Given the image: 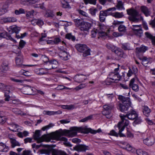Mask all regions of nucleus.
<instances>
[{
    "mask_svg": "<svg viewBox=\"0 0 155 155\" xmlns=\"http://www.w3.org/2000/svg\"><path fill=\"white\" fill-rule=\"evenodd\" d=\"M134 123L137 124H140L142 122V120L140 117H138V114L137 115V117L134 119Z\"/></svg>",
    "mask_w": 155,
    "mask_h": 155,
    "instance_id": "obj_40",
    "label": "nucleus"
},
{
    "mask_svg": "<svg viewBox=\"0 0 155 155\" xmlns=\"http://www.w3.org/2000/svg\"><path fill=\"white\" fill-rule=\"evenodd\" d=\"M148 48L147 46L142 45L140 48H136V51L137 52H144L148 49Z\"/></svg>",
    "mask_w": 155,
    "mask_h": 155,
    "instance_id": "obj_32",
    "label": "nucleus"
},
{
    "mask_svg": "<svg viewBox=\"0 0 155 155\" xmlns=\"http://www.w3.org/2000/svg\"><path fill=\"white\" fill-rule=\"evenodd\" d=\"M8 64V63L7 61H4L1 65V71L3 72H5L7 71L9 69Z\"/></svg>",
    "mask_w": 155,
    "mask_h": 155,
    "instance_id": "obj_25",
    "label": "nucleus"
},
{
    "mask_svg": "<svg viewBox=\"0 0 155 155\" xmlns=\"http://www.w3.org/2000/svg\"><path fill=\"white\" fill-rule=\"evenodd\" d=\"M46 69H47V68L45 69L44 68L39 69L38 70V74L40 75L45 74L47 73L46 71Z\"/></svg>",
    "mask_w": 155,
    "mask_h": 155,
    "instance_id": "obj_52",
    "label": "nucleus"
},
{
    "mask_svg": "<svg viewBox=\"0 0 155 155\" xmlns=\"http://www.w3.org/2000/svg\"><path fill=\"white\" fill-rule=\"evenodd\" d=\"M97 34L98 36V38L99 37H103L107 35V33L103 31V28L101 26H99L96 29L91 31V35L92 38L95 37Z\"/></svg>",
    "mask_w": 155,
    "mask_h": 155,
    "instance_id": "obj_5",
    "label": "nucleus"
},
{
    "mask_svg": "<svg viewBox=\"0 0 155 155\" xmlns=\"http://www.w3.org/2000/svg\"><path fill=\"white\" fill-rule=\"evenodd\" d=\"M89 149L88 146L84 144H78L74 147V150L78 152H85L86 150H89Z\"/></svg>",
    "mask_w": 155,
    "mask_h": 155,
    "instance_id": "obj_10",
    "label": "nucleus"
},
{
    "mask_svg": "<svg viewBox=\"0 0 155 155\" xmlns=\"http://www.w3.org/2000/svg\"><path fill=\"white\" fill-rule=\"evenodd\" d=\"M75 47L77 50L80 52H84L87 48V46L86 45L80 44H76Z\"/></svg>",
    "mask_w": 155,
    "mask_h": 155,
    "instance_id": "obj_20",
    "label": "nucleus"
},
{
    "mask_svg": "<svg viewBox=\"0 0 155 155\" xmlns=\"http://www.w3.org/2000/svg\"><path fill=\"white\" fill-rule=\"evenodd\" d=\"M9 149V147L5 143H0V151L2 152H7Z\"/></svg>",
    "mask_w": 155,
    "mask_h": 155,
    "instance_id": "obj_30",
    "label": "nucleus"
},
{
    "mask_svg": "<svg viewBox=\"0 0 155 155\" xmlns=\"http://www.w3.org/2000/svg\"><path fill=\"white\" fill-rule=\"evenodd\" d=\"M127 13L129 15L128 19L131 22L137 23L143 21V17L139 12L133 8L127 10Z\"/></svg>",
    "mask_w": 155,
    "mask_h": 155,
    "instance_id": "obj_2",
    "label": "nucleus"
},
{
    "mask_svg": "<svg viewBox=\"0 0 155 155\" xmlns=\"http://www.w3.org/2000/svg\"><path fill=\"white\" fill-rule=\"evenodd\" d=\"M140 9L141 12L144 14L147 17L150 16L151 14L150 10L146 6H141Z\"/></svg>",
    "mask_w": 155,
    "mask_h": 155,
    "instance_id": "obj_21",
    "label": "nucleus"
},
{
    "mask_svg": "<svg viewBox=\"0 0 155 155\" xmlns=\"http://www.w3.org/2000/svg\"><path fill=\"white\" fill-rule=\"evenodd\" d=\"M66 38L68 39H71L72 41H74L75 40V37L73 36L71 33H68L66 35Z\"/></svg>",
    "mask_w": 155,
    "mask_h": 155,
    "instance_id": "obj_45",
    "label": "nucleus"
},
{
    "mask_svg": "<svg viewBox=\"0 0 155 155\" xmlns=\"http://www.w3.org/2000/svg\"><path fill=\"white\" fill-rule=\"evenodd\" d=\"M140 27V25H133L132 27H131V29L133 31V33L134 32L135 30L133 29H137V31L139 30L140 29H141Z\"/></svg>",
    "mask_w": 155,
    "mask_h": 155,
    "instance_id": "obj_58",
    "label": "nucleus"
},
{
    "mask_svg": "<svg viewBox=\"0 0 155 155\" xmlns=\"http://www.w3.org/2000/svg\"><path fill=\"white\" fill-rule=\"evenodd\" d=\"M89 10L91 14L93 16L95 15L96 12L97 11V8H91Z\"/></svg>",
    "mask_w": 155,
    "mask_h": 155,
    "instance_id": "obj_56",
    "label": "nucleus"
},
{
    "mask_svg": "<svg viewBox=\"0 0 155 155\" xmlns=\"http://www.w3.org/2000/svg\"><path fill=\"white\" fill-rule=\"evenodd\" d=\"M120 117L121 119V121L119 122L117 124V127L118 129L120 127L124 129L125 127L127 126L129 124V121L128 120H126L124 118L125 117H124L123 115H120Z\"/></svg>",
    "mask_w": 155,
    "mask_h": 155,
    "instance_id": "obj_9",
    "label": "nucleus"
},
{
    "mask_svg": "<svg viewBox=\"0 0 155 155\" xmlns=\"http://www.w3.org/2000/svg\"><path fill=\"white\" fill-rule=\"evenodd\" d=\"M118 57L119 59L121 58H125L126 57V55L124 53L123 51L119 48H118L114 52Z\"/></svg>",
    "mask_w": 155,
    "mask_h": 155,
    "instance_id": "obj_23",
    "label": "nucleus"
},
{
    "mask_svg": "<svg viewBox=\"0 0 155 155\" xmlns=\"http://www.w3.org/2000/svg\"><path fill=\"white\" fill-rule=\"evenodd\" d=\"M86 86L85 84H81L78 86L76 87L75 89L77 90H78L83 88H84Z\"/></svg>",
    "mask_w": 155,
    "mask_h": 155,
    "instance_id": "obj_62",
    "label": "nucleus"
},
{
    "mask_svg": "<svg viewBox=\"0 0 155 155\" xmlns=\"http://www.w3.org/2000/svg\"><path fill=\"white\" fill-rule=\"evenodd\" d=\"M74 105L72 104L70 105H63L61 106L62 108L68 110H72L74 109Z\"/></svg>",
    "mask_w": 155,
    "mask_h": 155,
    "instance_id": "obj_42",
    "label": "nucleus"
},
{
    "mask_svg": "<svg viewBox=\"0 0 155 155\" xmlns=\"http://www.w3.org/2000/svg\"><path fill=\"white\" fill-rule=\"evenodd\" d=\"M3 20L5 23H7L15 22L17 21V19L14 17H8L3 18Z\"/></svg>",
    "mask_w": 155,
    "mask_h": 155,
    "instance_id": "obj_28",
    "label": "nucleus"
},
{
    "mask_svg": "<svg viewBox=\"0 0 155 155\" xmlns=\"http://www.w3.org/2000/svg\"><path fill=\"white\" fill-rule=\"evenodd\" d=\"M149 24L152 26L153 28H154L155 30V17L153 20H151L150 21Z\"/></svg>",
    "mask_w": 155,
    "mask_h": 155,
    "instance_id": "obj_64",
    "label": "nucleus"
},
{
    "mask_svg": "<svg viewBox=\"0 0 155 155\" xmlns=\"http://www.w3.org/2000/svg\"><path fill=\"white\" fill-rule=\"evenodd\" d=\"M45 16L47 17H53L54 16L53 12L51 11L47 12L45 13Z\"/></svg>",
    "mask_w": 155,
    "mask_h": 155,
    "instance_id": "obj_47",
    "label": "nucleus"
},
{
    "mask_svg": "<svg viewBox=\"0 0 155 155\" xmlns=\"http://www.w3.org/2000/svg\"><path fill=\"white\" fill-rule=\"evenodd\" d=\"M143 142L148 146H151L154 143V138L152 136H149L143 140Z\"/></svg>",
    "mask_w": 155,
    "mask_h": 155,
    "instance_id": "obj_18",
    "label": "nucleus"
},
{
    "mask_svg": "<svg viewBox=\"0 0 155 155\" xmlns=\"http://www.w3.org/2000/svg\"><path fill=\"white\" fill-rule=\"evenodd\" d=\"M96 1L97 0H84V3L86 5L90 4L95 5L96 3ZM99 1L101 4L104 5L107 2V0H99Z\"/></svg>",
    "mask_w": 155,
    "mask_h": 155,
    "instance_id": "obj_17",
    "label": "nucleus"
},
{
    "mask_svg": "<svg viewBox=\"0 0 155 155\" xmlns=\"http://www.w3.org/2000/svg\"><path fill=\"white\" fill-rule=\"evenodd\" d=\"M111 110H103L102 112V114L106 116V118L109 119L112 116V114L111 113Z\"/></svg>",
    "mask_w": 155,
    "mask_h": 155,
    "instance_id": "obj_33",
    "label": "nucleus"
},
{
    "mask_svg": "<svg viewBox=\"0 0 155 155\" xmlns=\"http://www.w3.org/2000/svg\"><path fill=\"white\" fill-rule=\"evenodd\" d=\"M110 14V13L108 12L106 10L100 11L99 15L100 21L101 22H104L105 20L106 17L109 15Z\"/></svg>",
    "mask_w": 155,
    "mask_h": 155,
    "instance_id": "obj_13",
    "label": "nucleus"
},
{
    "mask_svg": "<svg viewBox=\"0 0 155 155\" xmlns=\"http://www.w3.org/2000/svg\"><path fill=\"white\" fill-rule=\"evenodd\" d=\"M136 153L137 155H148L146 152L143 151L141 149L137 150Z\"/></svg>",
    "mask_w": 155,
    "mask_h": 155,
    "instance_id": "obj_49",
    "label": "nucleus"
},
{
    "mask_svg": "<svg viewBox=\"0 0 155 155\" xmlns=\"http://www.w3.org/2000/svg\"><path fill=\"white\" fill-rule=\"evenodd\" d=\"M12 87L10 85H6L3 83H0V90L3 91L4 92V96L5 98V100L8 101L10 98V95L12 94L11 90L12 89Z\"/></svg>",
    "mask_w": 155,
    "mask_h": 155,
    "instance_id": "obj_4",
    "label": "nucleus"
},
{
    "mask_svg": "<svg viewBox=\"0 0 155 155\" xmlns=\"http://www.w3.org/2000/svg\"><path fill=\"white\" fill-rule=\"evenodd\" d=\"M118 99L121 101L122 103L119 105V110L122 112L127 113L132 107L131 106L130 99L129 97H125L124 96L120 95L118 96Z\"/></svg>",
    "mask_w": 155,
    "mask_h": 155,
    "instance_id": "obj_3",
    "label": "nucleus"
},
{
    "mask_svg": "<svg viewBox=\"0 0 155 155\" xmlns=\"http://www.w3.org/2000/svg\"><path fill=\"white\" fill-rule=\"evenodd\" d=\"M3 38H5L7 40H10L13 41H15V40L11 36L9 35L7 32L1 33H0V40Z\"/></svg>",
    "mask_w": 155,
    "mask_h": 155,
    "instance_id": "obj_22",
    "label": "nucleus"
},
{
    "mask_svg": "<svg viewBox=\"0 0 155 155\" xmlns=\"http://www.w3.org/2000/svg\"><path fill=\"white\" fill-rule=\"evenodd\" d=\"M40 131L39 130H37L35 131V133L33 135L34 140H36L37 143H39L46 140L47 139V136L46 135H42L41 137Z\"/></svg>",
    "mask_w": 155,
    "mask_h": 155,
    "instance_id": "obj_7",
    "label": "nucleus"
},
{
    "mask_svg": "<svg viewBox=\"0 0 155 155\" xmlns=\"http://www.w3.org/2000/svg\"><path fill=\"white\" fill-rule=\"evenodd\" d=\"M106 46L108 49L111 50V51L114 52H115L118 48L110 44H107L106 45Z\"/></svg>",
    "mask_w": 155,
    "mask_h": 155,
    "instance_id": "obj_34",
    "label": "nucleus"
},
{
    "mask_svg": "<svg viewBox=\"0 0 155 155\" xmlns=\"http://www.w3.org/2000/svg\"><path fill=\"white\" fill-rule=\"evenodd\" d=\"M22 155H32L31 151L30 150H25L22 152Z\"/></svg>",
    "mask_w": 155,
    "mask_h": 155,
    "instance_id": "obj_59",
    "label": "nucleus"
},
{
    "mask_svg": "<svg viewBox=\"0 0 155 155\" xmlns=\"http://www.w3.org/2000/svg\"><path fill=\"white\" fill-rule=\"evenodd\" d=\"M126 144V146L124 148V149L128 151H131L133 150L132 147L127 142H124Z\"/></svg>",
    "mask_w": 155,
    "mask_h": 155,
    "instance_id": "obj_46",
    "label": "nucleus"
},
{
    "mask_svg": "<svg viewBox=\"0 0 155 155\" xmlns=\"http://www.w3.org/2000/svg\"><path fill=\"white\" fill-rule=\"evenodd\" d=\"M49 64L50 67L47 69L49 70L51 69L55 68L56 67L54 65H57L58 64V62L56 60H51L48 62Z\"/></svg>",
    "mask_w": 155,
    "mask_h": 155,
    "instance_id": "obj_29",
    "label": "nucleus"
},
{
    "mask_svg": "<svg viewBox=\"0 0 155 155\" xmlns=\"http://www.w3.org/2000/svg\"><path fill=\"white\" fill-rule=\"evenodd\" d=\"M53 126H54V125L53 124H52V123H50L48 125L43 127L41 129L45 131V130L48 129L52 127Z\"/></svg>",
    "mask_w": 155,
    "mask_h": 155,
    "instance_id": "obj_57",
    "label": "nucleus"
},
{
    "mask_svg": "<svg viewBox=\"0 0 155 155\" xmlns=\"http://www.w3.org/2000/svg\"><path fill=\"white\" fill-rule=\"evenodd\" d=\"M11 27H12L13 32H15L16 34H18L21 30L20 27H17L15 25L11 26Z\"/></svg>",
    "mask_w": 155,
    "mask_h": 155,
    "instance_id": "obj_44",
    "label": "nucleus"
},
{
    "mask_svg": "<svg viewBox=\"0 0 155 155\" xmlns=\"http://www.w3.org/2000/svg\"><path fill=\"white\" fill-rule=\"evenodd\" d=\"M133 29L135 30L134 32V35L140 38L143 35V31L142 29H140L137 31V29Z\"/></svg>",
    "mask_w": 155,
    "mask_h": 155,
    "instance_id": "obj_38",
    "label": "nucleus"
},
{
    "mask_svg": "<svg viewBox=\"0 0 155 155\" xmlns=\"http://www.w3.org/2000/svg\"><path fill=\"white\" fill-rule=\"evenodd\" d=\"M12 110L13 112L17 114L21 115H25V114L23 113L21 110L18 108H12Z\"/></svg>",
    "mask_w": 155,
    "mask_h": 155,
    "instance_id": "obj_39",
    "label": "nucleus"
},
{
    "mask_svg": "<svg viewBox=\"0 0 155 155\" xmlns=\"http://www.w3.org/2000/svg\"><path fill=\"white\" fill-rule=\"evenodd\" d=\"M7 11V8L3 7L2 8L0 9V15H2L4 14Z\"/></svg>",
    "mask_w": 155,
    "mask_h": 155,
    "instance_id": "obj_63",
    "label": "nucleus"
},
{
    "mask_svg": "<svg viewBox=\"0 0 155 155\" xmlns=\"http://www.w3.org/2000/svg\"><path fill=\"white\" fill-rule=\"evenodd\" d=\"M108 76L109 78L113 81L114 82L117 81H120L121 78L118 73L111 72L109 74Z\"/></svg>",
    "mask_w": 155,
    "mask_h": 155,
    "instance_id": "obj_11",
    "label": "nucleus"
},
{
    "mask_svg": "<svg viewBox=\"0 0 155 155\" xmlns=\"http://www.w3.org/2000/svg\"><path fill=\"white\" fill-rule=\"evenodd\" d=\"M25 12V10L22 8H19L18 10H16L15 12V14L16 15L24 13Z\"/></svg>",
    "mask_w": 155,
    "mask_h": 155,
    "instance_id": "obj_48",
    "label": "nucleus"
},
{
    "mask_svg": "<svg viewBox=\"0 0 155 155\" xmlns=\"http://www.w3.org/2000/svg\"><path fill=\"white\" fill-rule=\"evenodd\" d=\"M61 57H62L64 60H67L68 57V54L67 52L65 51H63L61 53Z\"/></svg>",
    "mask_w": 155,
    "mask_h": 155,
    "instance_id": "obj_51",
    "label": "nucleus"
},
{
    "mask_svg": "<svg viewBox=\"0 0 155 155\" xmlns=\"http://www.w3.org/2000/svg\"><path fill=\"white\" fill-rule=\"evenodd\" d=\"M103 110H111L113 107V106L112 105H105L103 106Z\"/></svg>",
    "mask_w": 155,
    "mask_h": 155,
    "instance_id": "obj_50",
    "label": "nucleus"
},
{
    "mask_svg": "<svg viewBox=\"0 0 155 155\" xmlns=\"http://www.w3.org/2000/svg\"><path fill=\"white\" fill-rule=\"evenodd\" d=\"M40 151L41 154L49 155L51 152L52 155H60L62 151L53 149L51 147H50L48 149H42Z\"/></svg>",
    "mask_w": 155,
    "mask_h": 155,
    "instance_id": "obj_6",
    "label": "nucleus"
},
{
    "mask_svg": "<svg viewBox=\"0 0 155 155\" xmlns=\"http://www.w3.org/2000/svg\"><path fill=\"white\" fill-rule=\"evenodd\" d=\"M29 133L26 131H24L23 132H19L17 133V136L20 138L26 137L28 135Z\"/></svg>",
    "mask_w": 155,
    "mask_h": 155,
    "instance_id": "obj_37",
    "label": "nucleus"
},
{
    "mask_svg": "<svg viewBox=\"0 0 155 155\" xmlns=\"http://www.w3.org/2000/svg\"><path fill=\"white\" fill-rule=\"evenodd\" d=\"M90 49H88L87 48L86 50L84 51L83 54V56L84 57H86L88 55H90Z\"/></svg>",
    "mask_w": 155,
    "mask_h": 155,
    "instance_id": "obj_53",
    "label": "nucleus"
},
{
    "mask_svg": "<svg viewBox=\"0 0 155 155\" xmlns=\"http://www.w3.org/2000/svg\"><path fill=\"white\" fill-rule=\"evenodd\" d=\"M10 142L12 148H14L16 146H20V143L14 138H10Z\"/></svg>",
    "mask_w": 155,
    "mask_h": 155,
    "instance_id": "obj_31",
    "label": "nucleus"
},
{
    "mask_svg": "<svg viewBox=\"0 0 155 155\" xmlns=\"http://www.w3.org/2000/svg\"><path fill=\"white\" fill-rule=\"evenodd\" d=\"M78 132L84 133V129L82 127H72L70 128V130H61L58 132L55 137L56 139H59L62 136L72 137L76 135Z\"/></svg>",
    "mask_w": 155,
    "mask_h": 155,
    "instance_id": "obj_1",
    "label": "nucleus"
},
{
    "mask_svg": "<svg viewBox=\"0 0 155 155\" xmlns=\"http://www.w3.org/2000/svg\"><path fill=\"white\" fill-rule=\"evenodd\" d=\"M119 129V131L118 133V136H119L120 137H125L126 136L125 135L121 133V132L124 130V128L123 127V128L120 127V129Z\"/></svg>",
    "mask_w": 155,
    "mask_h": 155,
    "instance_id": "obj_60",
    "label": "nucleus"
},
{
    "mask_svg": "<svg viewBox=\"0 0 155 155\" xmlns=\"http://www.w3.org/2000/svg\"><path fill=\"white\" fill-rule=\"evenodd\" d=\"M145 35L149 39L151 40V41L155 37L153 36L152 35H151L150 33L148 32H146L145 33Z\"/></svg>",
    "mask_w": 155,
    "mask_h": 155,
    "instance_id": "obj_54",
    "label": "nucleus"
},
{
    "mask_svg": "<svg viewBox=\"0 0 155 155\" xmlns=\"http://www.w3.org/2000/svg\"><path fill=\"white\" fill-rule=\"evenodd\" d=\"M86 78H85V76L82 74H78L76 75L74 78V81L78 83H81L84 82Z\"/></svg>",
    "mask_w": 155,
    "mask_h": 155,
    "instance_id": "obj_19",
    "label": "nucleus"
},
{
    "mask_svg": "<svg viewBox=\"0 0 155 155\" xmlns=\"http://www.w3.org/2000/svg\"><path fill=\"white\" fill-rule=\"evenodd\" d=\"M34 12V10L27 12L26 14V16L28 17L31 18L33 16V14Z\"/></svg>",
    "mask_w": 155,
    "mask_h": 155,
    "instance_id": "obj_55",
    "label": "nucleus"
},
{
    "mask_svg": "<svg viewBox=\"0 0 155 155\" xmlns=\"http://www.w3.org/2000/svg\"><path fill=\"white\" fill-rule=\"evenodd\" d=\"M118 30L120 32L124 33L126 31V27L124 25H121L119 26Z\"/></svg>",
    "mask_w": 155,
    "mask_h": 155,
    "instance_id": "obj_41",
    "label": "nucleus"
},
{
    "mask_svg": "<svg viewBox=\"0 0 155 155\" xmlns=\"http://www.w3.org/2000/svg\"><path fill=\"white\" fill-rule=\"evenodd\" d=\"M74 21L75 23V25L77 27L79 26L81 27L84 22V21L80 19H74Z\"/></svg>",
    "mask_w": 155,
    "mask_h": 155,
    "instance_id": "obj_36",
    "label": "nucleus"
},
{
    "mask_svg": "<svg viewBox=\"0 0 155 155\" xmlns=\"http://www.w3.org/2000/svg\"><path fill=\"white\" fill-rule=\"evenodd\" d=\"M121 48L125 50H131L129 45L128 43H125L122 44Z\"/></svg>",
    "mask_w": 155,
    "mask_h": 155,
    "instance_id": "obj_43",
    "label": "nucleus"
},
{
    "mask_svg": "<svg viewBox=\"0 0 155 155\" xmlns=\"http://www.w3.org/2000/svg\"><path fill=\"white\" fill-rule=\"evenodd\" d=\"M62 7L64 8H68L70 7V5L67 2L63 1L61 3Z\"/></svg>",
    "mask_w": 155,
    "mask_h": 155,
    "instance_id": "obj_61",
    "label": "nucleus"
},
{
    "mask_svg": "<svg viewBox=\"0 0 155 155\" xmlns=\"http://www.w3.org/2000/svg\"><path fill=\"white\" fill-rule=\"evenodd\" d=\"M15 62L17 66L18 67H21L23 63V55L21 53L17 54V57L15 58Z\"/></svg>",
    "mask_w": 155,
    "mask_h": 155,
    "instance_id": "obj_14",
    "label": "nucleus"
},
{
    "mask_svg": "<svg viewBox=\"0 0 155 155\" xmlns=\"http://www.w3.org/2000/svg\"><path fill=\"white\" fill-rule=\"evenodd\" d=\"M117 3L116 5V7L117 10L119 11L124 10V2L121 1L117 0Z\"/></svg>",
    "mask_w": 155,
    "mask_h": 155,
    "instance_id": "obj_24",
    "label": "nucleus"
},
{
    "mask_svg": "<svg viewBox=\"0 0 155 155\" xmlns=\"http://www.w3.org/2000/svg\"><path fill=\"white\" fill-rule=\"evenodd\" d=\"M91 24L88 22L84 21L80 29L81 31H88L91 28Z\"/></svg>",
    "mask_w": 155,
    "mask_h": 155,
    "instance_id": "obj_15",
    "label": "nucleus"
},
{
    "mask_svg": "<svg viewBox=\"0 0 155 155\" xmlns=\"http://www.w3.org/2000/svg\"><path fill=\"white\" fill-rule=\"evenodd\" d=\"M138 114L133 107L129 111H128L127 114L125 115H123L124 117H127L128 119L132 120H134L135 118L137 117Z\"/></svg>",
    "mask_w": 155,
    "mask_h": 155,
    "instance_id": "obj_8",
    "label": "nucleus"
},
{
    "mask_svg": "<svg viewBox=\"0 0 155 155\" xmlns=\"http://www.w3.org/2000/svg\"><path fill=\"white\" fill-rule=\"evenodd\" d=\"M151 112L150 109L147 106H144L143 108V114L146 117H148Z\"/></svg>",
    "mask_w": 155,
    "mask_h": 155,
    "instance_id": "obj_27",
    "label": "nucleus"
},
{
    "mask_svg": "<svg viewBox=\"0 0 155 155\" xmlns=\"http://www.w3.org/2000/svg\"><path fill=\"white\" fill-rule=\"evenodd\" d=\"M135 81V79L134 78H133L130 80L129 84V87L131 88L135 92H137L139 90V87L137 84H134Z\"/></svg>",
    "mask_w": 155,
    "mask_h": 155,
    "instance_id": "obj_16",
    "label": "nucleus"
},
{
    "mask_svg": "<svg viewBox=\"0 0 155 155\" xmlns=\"http://www.w3.org/2000/svg\"><path fill=\"white\" fill-rule=\"evenodd\" d=\"M22 90L24 94L27 95H32L34 91L31 87L27 85L23 88Z\"/></svg>",
    "mask_w": 155,
    "mask_h": 155,
    "instance_id": "obj_12",
    "label": "nucleus"
},
{
    "mask_svg": "<svg viewBox=\"0 0 155 155\" xmlns=\"http://www.w3.org/2000/svg\"><path fill=\"white\" fill-rule=\"evenodd\" d=\"M33 22H36V24L40 26L44 24L43 21L40 19H34L31 20V24L33 25H35V23H33Z\"/></svg>",
    "mask_w": 155,
    "mask_h": 155,
    "instance_id": "obj_35",
    "label": "nucleus"
},
{
    "mask_svg": "<svg viewBox=\"0 0 155 155\" xmlns=\"http://www.w3.org/2000/svg\"><path fill=\"white\" fill-rule=\"evenodd\" d=\"M110 15L113 17L117 18H121L124 17V15L123 12H118L111 13Z\"/></svg>",
    "mask_w": 155,
    "mask_h": 155,
    "instance_id": "obj_26",
    "label": "nucleus"
}]
</instances>
